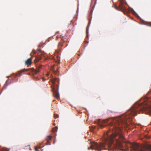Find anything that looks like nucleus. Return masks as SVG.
I'll use <instances>...</instances> for the list:
<instances>
[{
	"mask_svg": "<svg viewBox=\"0 0 151 151\" xmlns=\"http://www.w3.org/2000/svg\"><path fill=\"white\" fill-rule=\"evenodd\" d=\"M144 102L136 103L127 112L120 116L98 121L97 124L101 128L109 126V130L104 136L103 142H95V150L101 151L108 148L109 150L121 151H151V145H140L129 142L126 143L125 138L122 133L121 127L129 125L132 117L138 111L151 112V106L148 105L149 99L146 97L142 99Z\"/></svg>",
	"mask_w": 151,
	"mask_h": 151,
	"instance_id": "1",
	"label": "nucleus"
},
{
	"mask_svg": "<svg viewBox=\"0 0 151 151\" xmlns=\"http://www.w3.org/2000/svg\"><path fill=\"white\" fill-rule=\"evenodd\" d=\"M52 91L53 95L56 99L59 98L60 96L58 92L59 88V80L58 78H55L52 81Z\"/></svg>",
	"mask_w": 151,
	"mask_h": 151,
	"instance_id": "2",
	"label": "nucleus"
},
{
	"mask_svg": "<svg viewBox=\"0 0 151 151\" xmlns=\"http://www.w3.org/2000/svg\"><path fill=\"white\" fill-rule=\"evenodd\" d=\"M41 68V66H39L37 67L36 70L34 69L33 68H31L29 69H24L22 70H20L19 72V74L21 75V73L22 72H24L25 71H27L30 70V71L32 72L34 74H36L37 73H39L40 71V69Z\"/></svg>",
	"mask_w": 151,
	"mask_h": 151,
	"instance_id": "3",
	"label": "nucleus"
},
{
	"mask_svg": "<svg viewBox=\"0 0 151 151\" xmlns=\"http://www.w3.org/2000/svg\"><path fill=\"white\" fill-rule=\"evenodd\" d=\"M119 7L116 6L115 7V8L118 10H119L123 11L125 10V8L123 6V4L124 2V0H119Z\"/></svg>",
	"mask_w": 151,
	"mask_h": 151,
	"instance_id": "4",
	"label": "nucleus"
},
{
	"mask_svg": "<svg viewBox=\"0 0 151 151\" xmlns=\"http://www.w3.org/2000/svg\"><path fill=\"white\" fill-rule=\"evenodd\" d=\"M32 58H28L25 62V64L27 65H29L32 64Z\"/></svg>",
	"mask_w": 151,
	"mask_h": 151,
	"instance_id": "5",
	"label": "nucleus"
},
{
	"mask_svg": "<svg viewBox=\"0 0 151 151\" xmlns=\"http://www.w3.org/2000/svg\"><path fill=\"white\" fill-rule=\"evenodd\" d=\"M10 148H8L5 147L3 148L1 150V151H10Z\"/></svg>",
	"mask_w": 151,
	"mask_h": 151,
	"instance_id": "6",
	"label": "nucleus"
},
{
	"mask_svg": "<svg viewBox=\"0 0 151 151\" xmlns=\"http://www.w3.org/2000/svg\"><path fill=\"white\" fill-rule=\"evenodd\" d=\"M58 128L57 127H55L53 128L52 131L53 132H56L57 131V129Z\"/></svg>",
	"mask_w": 151,
	"mask_h": 151,
	"instance_id": "7",
	"label": "nucleus"
},
{
	"mask_svg": "<svg viewBox=\"0 0 151 151\" xmlns=\"http://www.w3.org/2000/svg\"><path fill=\"white\" fill-rule=\"evenodd\" d=\"M41 57L40 56L39 57L36 58V59L35 60L34 62L35 63H36L37 62H38L41 59Z\"/></svg>",
	"mask_w": 151,
	"mask_h": 151,
	"instance_id": "8",
	"label": "nucleus"
},
{
	"mask_svg": "<svg viewBox=\"0 0 151 151\" xmlns=\"http://www.w3.org/2000/svg\"><path fill=\"white\" fill-rule=\"evenodd\" d=\"M52 138V137L51 136H48L47 137V141L48 142V140H51Z\"/></svg>",
	"mask_w": 151,
	"mask_h": 151,
	"instance_id": "9",
	"label": "nucleus"
},
{
	"mask_svg": "<svg viewBox=\"0 0 151 151\" xmlns=\"http://www.w3.org/2000/svg\"><path fill=\"white\" fill-rule=\"evenodd\" d=\"M60 36H61V35H57L56 36V40L57 41L58 40V38H60Z\"/></svg>",
	"mask_w": 151,
	"mask_h": 151,
	"instance_id": "10",
	"label": "nucleus"
},
{
	"mask_svg": "<svg viewBox=\"0 0 151 151\" xmlns=\"http://www.w3.org/2000/svg\"><path fill=\"white\" fill-rule=\"evenodd\" d=\"M54 117L55 119H56L59 116L57 114H55L54 115Z\"/></svg>",
	"mask_w": 151,
	"mask_h": 151,
	"instance_id": "11",
	"label": "nucleus"
},
{
	"mask_svg": "<svg viewBox=\"0 0 151 151\" xmlns=\"http://www.w3.org/2000/svg\"><path fill=\"white\" fill-rule=\"evenodd\" d=\"M88 29L87 28H86V36L87 37H88Z\"/></svg>",
	"mask_w": 151,
	"mask_h": 151,
	"instance_id": "12",
	"label": "nucleus"
},
{
	"mask_svg": "<svg viewBox=\"0 0 151 151\" xmlns=\"http://www.w3.org/2000/svg\"><path fill=\"white\" fill-rule=\"evenodd\" d=\"M147 25L148 26H151V23L149 22L147 24Z\"/></svg>",
	"mask_w": 151,
	"mask_h": 151,
	"instance_id": "13",
	"label": "nucleus"
},
{
	"mask_svg": "<svg viewBox=\"0 0 151 151\" xmlns=\"http://www.w3.org/2000/svg\"><path fill=\"white\" fill-rule=\"evenodd\" d=\"M37 51H38V52H41V49H37Z\"/></svg>",
	"mask_w": 151,
	"mask_h": 151,
	"instance_id": "14",
	"label": "nucleus"
},
{
	"mask_svg": "<svg viewBox=\"0 0 151 151\" xmlns=\"http://www.w3.org/2000/svg\"><path fill=\"white\" fill-rule=\"evenodd\" d=\"M38 148L37 147H35V150L36 151H40L39 150H38Z\"/></svg>",
	"mask_w": 151,
	"mask_h": 151,
	"instance_id": "15",
	"label": "nucleus"
},
{
	"mask_svg": "<svg viewBox=\"0 0 151 151\" xmlns=\"http://www.w3.org/2000/svg\"><path fill=\"white\" fill-rule=\"evenodd\" d=\"M90 21H89V22H88V26L89 27V26L90 25Z\"/></svg>",
	"mask_w": 151,
	"mask_h": 151,
	"instance_id": "16",
	"label": "nucleus"
},
{
	"mask_svg": "<svg viewBox=\"0 0 151 151\" xmlns=\"http://www.w3.org/2000/svg\"><path fill=\"white\" fill-rule=\"evenodd\" d=\"M58 33H59V32H56L55 35H56L57 34H58Z\"/></svg>",
	"mask_w": 151,
	"mask_h": 151,
	"instance_id": "17",
	"label": "nucleus"
},
{
	"mask_svg": "<svg viewBox=\"0 0 151 151\" xmlns=\"http://www.w3.org/2000/svg\"><path fill=\"white\" fill-rule=\"evenodd\" d=\"M53 71H54V73H56V72H57L56 71L54 70V69L53 70Z\"/></svg>",
	"mask_w": 151,
	"mask_h": 151,
	"instance_id": "18",
	"label": "nucleus"
},
{
	"mask_svg": "<svg viewBox=\"0 0 151 151\" xmlns=\"http://www.w3.org/2000/svg\"><path fill=\"white\" fill-rule=\"evenodd\" d=\"M61 45V43H60H60H59L58 45H59V46H60V45Z\"/></svg>",
	"mask_w": 151,
	"mask_h": 151,
	"instance_id": "19",
	"label": "nucleus"
},
{
	"mask_svg": "<svg viewBox=\"0 0 151 151\" xmlns=\"http://www.w3.org/2000/svg\"><path fill=\"white\" fill-rule=\"evenodd\" d=\"M49 74L48 73V74H47V76H49Z\"/></svg>",
	"mask_w": 151,
	"mask_h": 151,
	"instance_id": "20",
	"label": "nucleus"
},
{
	"mask_svg": "<svg viewBox=\"0 0 151 151\" xmlns=\"http://www.w3.org/2000/svg\"><path fill=\"white\" fill-rule=\"evenodd\" d=\"M38 79H39L38 78H36V80H38Z\"/></svg>",
	"mask_w": 151,
	"mask_h": 151,
	"instance_id": "21",
	"label": "nucleus"
},
{
	"mask_svg": "<svg viewBox=\"0 0 151 151\" xmlns=\"http://www.w3.org/2000/svg\"><path fill=\"white\" fill-rule=\"evenodd\" d=\"M32 53H31L30 54V55H31V56H32Z\"/></svg>",
	"mask_w": 151,
	"mask_h": 151,
	"instance_id": "22",
	"label": "nucleus"
},
{
	"mask_svg": "<svg viewBox=\"0 0 151 151\" xmlns=\"http://www.w3.org/2000/svg\"><path fill=\"white\" fill-rule=\"evenodd\" d=\"M53 125H55V124H53Z\"/></svg>",
	"mask_w": 151,
	"mask_h": 151,
	"instance_id": "23",
	"label": "nucleus"
}]
</instances>
